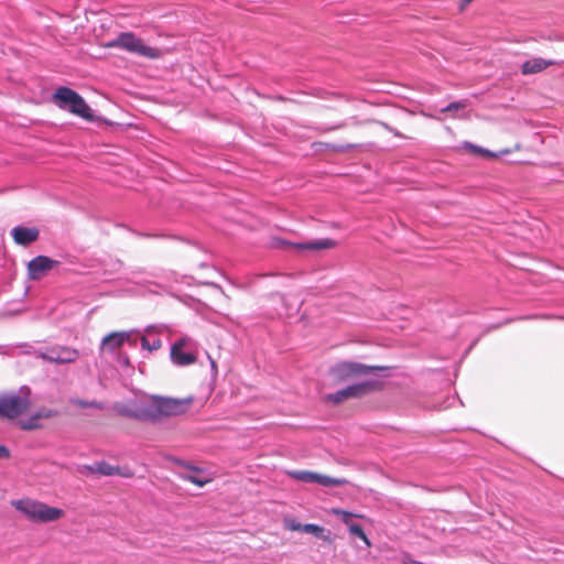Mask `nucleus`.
<instances>
[{
    "label": "nucleus",
    "instance_id": "11",
    "mask_svg": "<svg viewBox=\"0 0 564 564\" xmlns=\"http://www.w3.org/2000/svg\"><path fill=\"white\" fill-rule=\"evenodd\" d=\"M57 261L46 257L37 256L28 263V275L31 280L42 279Z\"/></svg>",
    "mask_w": 564,
    "mask_h": 564
},
{
    "label": "nucleus",
    "instance_id": "1",
    "mask_svg": "<svg viewBox=\"0 0 564 564\" xmlns=\"http://www.w3.org/2000/svg\"><path fill=\"white\" fill-rule=\"evenodd\" d=\"M193 401V397L182 399L153 397L152 400L143 405L139 412L130 415L141 420L156 422L162 417L176 416L186 413Z\"/></svg>",
    "mask_w": 564,
    "mask_h": 564
},
{
    "label": "nucleus",
    "instance_id": "4",
    "mask_svg": "<svg viewBox=\"0 0 564 564\" xmlns=\"http://www.w3.org/2000/svg\"><path fill=\"white\" fill-rule=\"evenodd\" d=\"M107 47L122 48L129 53L150 59H156L162 56V52L158 47L144 44V42L132 32L120 33L116 39L107 44Z\"/></svg>",
    "mask_w": 564,
    "mask_h": 564
},
{
    "label": "nucleus",
    "instance_id": "3",
    "mask_svg": "<svg viewBox=\"0 0 564 564\" xmlns=\"http://www.w3.org/2000/svg\"><path fill=\"white\" fill-rule=\"evenodd\" d=\"M52 99L53 102L61 109L67 110L73 115L79 116L87 120L93 118L90 107L87 105L84 98L68 87H58L55 90Z\"/></svg>",
    "mask_w": 564,
    "mask_h": 564
},
{
    "label": "nucleus",
    "instance_id": "29",
    "mask_svg": "<svg viewBox=\"0 0 564 564\" xmlns=\"http://www.w3.org/2000/svg\"><path fill=\"white\" fill-rule=\"evenodd\" d=\"M212 364V367L215 368L216 367V362L214 360L210 361Z\"/></svg>",
    "mask_w": 564,
    "mask_h": 564
},
{
    "label": "nucleus",
    "instance_id": "6",
    "mask_svg": "<svg viewBox=\"0 0 564 564\" xmlns=\"http://www.w3.org/2000/svg\"><path fill=\"white\" fill-rule=\"evenodd\" d=\"M197 344L191 337L184 336L171 347V360L176 366H189L196 361Z\"/></svg>",
    "mask_w": 564,
    "mask_h": 564
},
{
    "label": "nucleus",
    "instance_id": "26",
    "mask_svg": "<svg viewBox=\"0 0 564 564\" xmlns=\"http://www.w3.org/2000/svg\"><path fill=\"white\" fill-rule=\"evenodd\" d=\"M120 476L124 477V478H130L133 476V473L130 468H120L119 467V474Z\"/></svg>",
    "mask_w": 564,
    "mask_h": 564
},
{
    "label": "nucleus",
    "instance_id": "10",
    "mask_svg": "<svg viewBox=\"0 0 564 564\" xmlns=\"http://www.w3.org/2000/svg\"><path fill=\"white\" fill-rule=\"evenodd\" d=\"M379 367H368L358 362H340L336 365L332 371L337 379L346 380L354 377L366 376Z\"/></svg>",
    "mask_w": 564,
    "mask_h": 564
},
{
    "label": "nucleus",
    "instance_id": "19",
    "mask_svg": "<svg viewBox=\"0 0 564 564\" xmlns=\"http://www.w3.org/2000/svg\"><path fill=\"white\" fill-rule=\"evenodd\" d=\"M292 529H301L303 532L305 533H311V534H314L316 536H319L323 532V528L317 525V524H313V523H307V524H304V525H297V527H292Z\"/></svg>",
    "mask_w": 564,
    "mask_h": 564
},
{
    "label": "nucleus",
    "instance_id": "22",
    "mask_svg": "<svg viewBox=\"0 0 564 564\" xmlns=\"http://www.w3.org/2000/svg\"><path fill=\"white\" fill-rule=\"evenodd\" d=\"M72 402L75 405L80 406V408H96V409L102 408V405L96 401H85V400L76 399V400H73Z\"/></svg>",
    "mask_w": 564,
    "mask_h": 564
},
{
    "label": "nucleus",
    "instance_id": "7",
    "mask_svg": "<svg viewBox=\"0 0 564 564\" xmlns=\"http://www.w3.org/2000/svg\"><path fill=\"white\" fill-rule=\"evenodd\" d=\"M36 355L45 361L61 365L75 362L79 357L77 349L61 345L40 349Z\"/></svg>",
    "mask_w": 564,
    "mask_h": 564
},
{
    "label": "nucleus",
    "instance_id": "20",
    "mask_svg": "<svg viewBox=\"0 0 564 564\" xmlns=\"http://www.w3.org/2000/svg\"><path fill=\"white\" fill-rule=\"evenodd\" d=\"M466 106H467L466 101H453V102L448 104L446 107L442 108L441 111L442 112H455V111L466 108Z\"/></svg>",
    "mask_w": 564,
    "mask_h": 564
},
{
    "label": "nucleus",
    "instance_id": "18",
    "mask_svg": "<svg viewBox=\"0 0 564 564\" xmlns=\"http://www.w3.org/2000/svg\"><path fill=\"white\" fill-rule=\"evenodd\" d=\"M50 413H37L29 420H23L19 422V425L22 430L31 431L39 427L37 420L41 417H48Z\"/></svg>",
    "mask_w": 564,
    "mask_h": 564
},
{
    "label": "nucleus",
    "instance_id": "12",
    "mask_svg": "<svg viewBox=\"0 0 564 564\" xmlns=\"http://www.w3.org/2000/svg\"><path fill=\"white\" fill-rule=\"evenodd\" d=\"M133 332H113L102 338L101 349L115 351L123 343L130 341Z\"/></svg>",
    "mask_w": 564,
    "mask_h": 564
},
{
    "label": "nucleus",
    "instance_id": "27",
    "mask_svg": "<svg viewBox=\"0 0 564 564\" xmlns=\"http://www.w3.org/2000/svg\"><path fill=\"white\" fill-rule=\"evenodd\" d=\"M9 457H10V451L4 445H0V459L9 458Z\"/></svg>",
    "mask_w": 564,
    "mask_h": 564
},
{
    "label": "nucleus",
    "instance_id": "14",
    "mask_svg": "<svg viewBox=\"0 0 564 564\" xmlns=\"http://www.w3.org/2000/svg\"><path fill=\"white\" fill-rule=\"evenodd\" d=\"M14 241L18 245L26 246L35 241L39 237V230L28 227H14L11 231Z\"/></svg>",
    "mask_w": 564,
    "mask_h": 564
},
{
    "label": "nucleus",
    "instance_id": "8",
    "mask_svg": "<svg viewBox=\"0 0 564 564\" xmlns=\"http://www.w3.org/2000/svg\"><path fill=\"white\" fill-rule=\"evenodd\" d=\"M379 387L378 380H365L358 383H354L345 389L338 390L335 393L328 394L327 400L334 403H340L349 398L362 397Z\"/></svg>",
    "mask_w": 564,
    "mask_h": 564
},
{
    "label": "nucleus",
    "instance_id": "17",
    "mask_svg": "<svg viewBox=\"0 0 564 564\" xmlns=\"http://www.w3.org/2000/svg\"><path fill=\"white\" fill-rule=\"evenodd\" d=\"M87 469H89L93 473L105 475V476H113L116 474H119V467L112 466L106 462H98L95 463L91 466H87Z\"/></svg>",
    "mask_w": 564,
    "mask_h": 564
},
{
    "label": "nucleus",
    "instance_id": "23",
    "mask_svg": "<svg viewBox=\"0 0 564 564\" xmlns=\"http://www.w3.org/2000/svg\"><path fill=\"white\" fill-rule=\"evenodd\" d=\"M185 478L188 481L197 485L198 487H203L204 485H206L210 480L207 477H200V476H197V475H187Z\"/></svg>",
    "mask_w": 564,
    "mask_h": 564
},
{
    "label": "nucleus",
    "instance_id": "13",
    "mask_svg": "<svg viewBox=\"0 0 564 564\" xmlns=\"http://www.w3.org/2000/svg\"><path fill=\"white\" fill-rule=\"evenodd\" d=\"M557 63L553 59H544L542 57H533L531 59L525 61L521 66V73L523 75L536 74L549 66L556 65Z\"/></svg>",
    "mask_w": 564,
    "mask_h": 564
},
{
    "label": "nucleus",
    "instance_id": "28",
    "mask_svg": "<svg viewBox=\"0 0 564 564\" xmlns=\"http://www.w3.org/2000/svg\"><path fill=\"white\" fill-rule=\"evenodd\" d=\"M473 0H460L459 10L463 11Z\"/></svg>",
    "mask_w": 564,
    "mask_h": 564
},
{
    "label": "nucleus",
    "instance_id": "2",
    "mask_svg": "<svg viewBox=\"0 0 564 564\" xmlns=\"http://www.w3.org/2000/svg\"><path fill=\"white\" fill-rule=\"evenodd\" d=\"M11 505L32 522H54L64 516L62 509L30 498L12 500Z\"/></svg>",
    "mask_w": 564,
    "mask_h": 564
},
{
    "label": "nucleus",
    "instance_id": "30",
    "mask_svg": "<svg viewBox=\"0 0 564 564\" xmlns=\"http://www.w3.org/2000/svg\"><path fill=\"white\" fill-rule=\"evenodd\" d=\"M3 349H4V347H3V346H0V354H2V352H3Z\"/></svg>",
    "mask_w": 564,
    "mask_h": 564
},
{
    "label": "nucleus",
    "instance_id": "25",
    "mask_svg": "<svg viewBox=\"0 0 564 564\" xmlns=\"http://www.w3.org/2000/svg\"><path fill=\"white\" fill-rule=\"evenodd\" d=\"M333 513L337 514V516H340L343 522L348 524V525L350 524L349 523L350 519L354 517V514L351 512H348V511H345V510H341V509H334Z\"/></svg>",
    "mask_w": 564,
    "mask_h": 564
},
{
    "label": "nucleus",
    "instance_id": "15",
    "mask_svg": "<svg viewBox=\"0 0 564 564\" xmlns=\"http://www.w3.org/2000/svg\"><path fill=\"white\" fill-rule=\"evenodd\" d=\"M293 246L300 250H323L333 248L335 246V242L329 238H323L314 239L307 242L294 243Z\"/></svg>",
    "mask_w": 564,
    "mask_h": 564
},
{
    "label": "nucleus",
    "instance_id": "24",
    "mask_svg": "<svg viewBox=\"0 0 564 564\" xmlns=\"http://www.w3.org/2000/svg\"><path fill=\"white\" fill-rule=\"evenodd\" d=\"M466 147L469 148L474 153L480 154L482 156H495L494 153H491L489 150L474 145L471 143H466Z\"/></svg>",
    "mask_w": 564,
    "mask_h": 564
},
{
    "label": "nucleus",
    "instance_id": "9",
    "mask_svg": "<svg viewBox=\"0 0 564 564\" xmlns=\"http://www.w3.org/2000/svg\"><path fill=\"white\" fill-rule=\"evenodd\" d=\"M288 475L295 480L305 484H318L323 487H336L347 484V480L344 478H334L310 470H290Z\"/></svg>",
    "mask_w": 564,
    "mask_h": 564
},
{
    "label": "nucleus",
    "instance_id": "5",
    "mask_svg": "<svg viewBox=\"0 0 564 564\" xmlns=\"http://www.w3.org/2000/svg\"><path fill=\"white\" fill-rule=\"evenodd\" d=\"M30 389L22 387L18 393L0 395V417L15 419L30 406Z\"/></svg>",
    "mask_w": 564,
    "mask_h": 564
},
{
    "label": "nucleus",
    "instance_id": "16",
    "mask_svg": "<svg viewBox=\"0 0 564 564\" xmlns=\"http://www.w3.org/2000/svg\"><path fill=\"white\" fill-rule=\"evenodd\" d=\"M145 332L148 335L141 336V338H140L141 347L143 349H147L148 351H154V350L160 349L162 346V340L159 337L150 338V335L155 332V327L149 326L145 329Z\"/></svg>",
    "mask_w": 564,
    "mask_h": 564
},
{
    "label": "nucleus",
    "instance_id": "21",
    "mask_svg": "<svg viewBox=\"0 0 564 564\" xmlns=\"http://www.w3.org/2000/svg\"><path fill=\"white\" fill-rule=\"evenodd\" d=\"M349 532L352 535L358 536L359 539H361V540H364L365 542L368 543V539H367L366 533H365V531H364L361 525L356 524V523L349 524Z\"/></svg>",
    "mask_w": 564,
    "mask_h": 564
}]
</instances>
